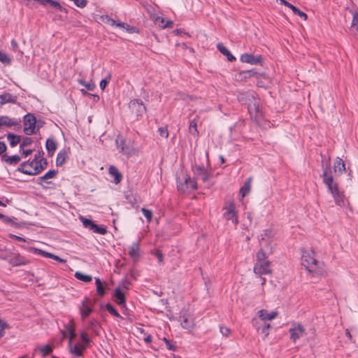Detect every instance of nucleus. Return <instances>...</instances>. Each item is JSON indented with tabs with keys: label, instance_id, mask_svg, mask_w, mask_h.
Wrapping results in <instances>:
<instances>
[{
	"label": "nucleus",
	"instance_id": "obj_48",
	"mask_svg": "<svg viewBox=\"0 0 358 358\" xmlns=\"http://www.w3.org/2000/svg\"><path fill=\"white\" fill-rule=\"evenodd\" d=\"M141 211H142L143 215L147 219V220L148 222H150L151 220L152 217V211L148 210V209H146L145 208H143L141 209Z\"/></svg>",
	"mask_w": 358,
	"mask_h": 358
},
{
	"label": "nucleus",
	"instance_id": "obj_34",
	"mask_svg": "<svg viewBox=\"0 0 358 358\" xmlns=\"http://www.w3.org/2000/svg\"><path fill=\"white\" fill-rule=\"evenodd\" d=\"M67 159V155L65 152H59L57 154L56 159V164L57 166H62L64 164Z\"/></svg>",
	"mask_w": 358,
	"mask_h": 358
},
{
	"label": "nucleus",
	"instance_id": "obj_11",
	"mask_svg": "<svg viewBox=\"0 0 358 358\" xmlns=\"http://www.w3.org/2000/svg\"><path fill=\"white\" fill-rule=\"evenodd\" d=\"M81 220L84 227L89 229L94 233L99 234L101 235H104L107 233V229L106 227H99L98 225L94 224L91 220L84 218L82 217Z\"/></svg>",
	"mask_w": 358,
	"mask_h": 358
},
{
	"label": "nucleus",
	"instance_id": "obj_6",
	"mask_svg": "<svg viewBox=\"0 0 358 358\" xmlns=\"http://www.w3.org/2000/svg\"><path fill=\"white\" fill-rule=\"evenodd\" d=\"M289 333L290 334V340L294 343L303 337L306 334V329L303 326L298 322H294L292 324L291 327L289 329Z\"/></svg>",
	"mask_w": 358,
	"mask_h": 358
},
{
	"label": "nucleus",
	"instance_id": "obj_54",
	"mask_svg": "<svg viewBox=\"0 0 358 358\" xmlns=\"http://www.w3.org/2000/svg\"><path fill=\"white\" fill-rule=\"evenodd\" d=\"M358 25V13H355L352 21V27Z\"/></svg>",
	"mask_w": 358,
	"mask_h": 358
},
{
	"label": "nucleus",
	"instance_id": "obj_33",
	"mask_svg": "<svg viewBox=\"0 0 358 358\" xmlns=\"http://www.w3.org/2000/svg\"><path fill=\"white\" fill-rule=\"evenodd\" d=\"M117 27L126 29L127 31L130 34L138 32L137 29L135 27L130 26L124 22H119V23L117 24Z\"/></svg>",
	"mask_w": 358,
	"mask_h": 358
},
{
	"label": "nucleus",
	"instance_id": "obj_59",
	"mask_svg": "<svg viewBox=\"0 0 358 358\" xmlns=\"http://www.w3.org/2000/svg\"><path fill=\"white\" fill-rule=\"evenodd\" d=\"M295 15H299L300 17L303 18L304 20H307V17H308L307 15H306L304 12H303V11H301V10H299L295 13Z\"/></svg>",
	"mask_w": 358,
	"mask_h": 358
},
{
	"label": "nucleus",
	"instance_id": "obj_30",
	"mask_svg": "<svg viewBox=\"0 0 358 358\" xmlns=\"http://www.w3.org/2000/svg\"><path fill=\"white\" fill-rule=\"evenodd\" d=\"M46 3H49L51 6L57 8L58 10L61 12L67 13V9L63 8L58 1L54 0H42V4L44 5Z\"/></svg>",
	"mask_w": 358,
	"mask_h": 358
},
{
	"label": "nucleus",
	"instance_id": "obj_40",
	"mask_svg": "<svg viewBox=\"0 0 358 358\" xmlns=\"http://www.w3.org/2000/svg\"><path fill=\"white\" fill-rule=\"evenodd\" d=\"M57 174V171L56 170H50L48 171L43 176L40 177L38 179L40 181H43L47 179L53 178Z\"/></svg>",
	"mask_w": 358,
	"mask_h": 358
},
{
	"label": "nucleus",
	"instance_id": "obj_51",
	"mask_svg": "<svg viewBox=\"0 0 358 358\" xmlns=\"http://www.w3.org/2000/svg\"><path fill=\"white\" fill-rule=\"evenodd\" d=\"M220 333L224 336H229V335L231 333V331L229 328L226 327H220Z\"/></svg>",
	"mask_w": 358,
	"mask_h": 358
},
{
	"label": "nucleus",
	"instance_id": "obj_14",
	"mask_svg": "<svg viewBox=\"0 0 358 358\" xmlns=\"http://www.w3.org/2000/svg\"><path fill=\"white\" fill-rule=\"evenodd\" d=\"M334 201L336 205L343 207L345 206L346 203V198L345 196L344 192L341 191L339 187H337L333 192H331Z\"/></svg>",
	"mask_w": 358,
	"mask_h": 358
},
{
	"label": "nucleus",
	"instance_id": "obj_13",
	"mask_svg": "<svg viewBox=\"0 0 358 358\" xmlns=\"http://www.w3.org/2000/svg\"><path fill=\"white\" fill-rule=\"evenodd\" d=\"M79 310L83 320L88 317L93 311L92 303L89 299L85 298L79 307Z\"/></svg>",
	"mask_w": 358,
	"mask_h": 358
},
{
	"label": "nucleus",
	"instance_id": "obj_58",
	"mask_svg": "<svg viewBox=\"0 0 358 358\" xmlns=\"http://www.w3.org/2000/svg\"><path fill=\"white\" fill-rule=\"evenodd\" d=\"M85 87L89 91H93L95 88V85L93 83H86V84H85Z\"/></svg>",
	"mask_w": 358,
	"mask_h": 358
},
{
	"label": "nucleus",
	"instance_id": "obj_37",
	"mask_svg": "<svg viewBox=\"0 0 358 358\" xmlns=\"http://www.w3.org/2000/svg\"><path fill=\"white\" fill-rule=\"evenodd\" d=\"M100 20L103 22V23H106V24H108L111 26H116L117 27V24H118L119 22H116L115 20H114L113 19H112L110 16H108V15H101L99 17Z\"/></svg>",
	"mask_w": 358,
	"mask_h": 358
},
{
	"label": "nucleus",
	"instance_id": "obj_22",
	"mask_svg": "<svg viewBox=\"0 0 358 358\" xmlns=\"http://www.w3.org/2000/svg\"><path fill=\"white\" fill-rule=\"evenodd\" d=\"M217 48L219 51L227 57L228 61L234 62L236 60L235 57L230 52V51L221 43L217 44Z\"/></svg>",
	"mask_w": 358,
	"mask_h": 358
},
{
	"label": "nucleus",
	"instance_id": "obj_5",
	"mask_svg": "<svg viewBox=\"0 0 358 358\" xmlns=\"http://www.w3.org/2000/svg\"><path fill=\"white\" fill-rule=\"evenodd\" d=\"M36 118L33 114L28 113L25 115L24 116V132L27 135H31L36 134Z\"/></svg>",
	"mask_w": 358,
	"mask_h": 358
},
{
	"label": "nucleus",
	"instance_id": "obj_20",
	"mask_svg": "<svg viewBox=\"0 0 358 358\" xmlns=\"http://www.w3.org/2000/svg\"><path fill=\"white\" fill-rule=\"evenodd\" d=\"M17 96L13 95L10 93H5L0 95V105H3L7 103H15L17 102Z\"/></svg>",
	"mask_w": 358,
	"mask_h": 358
},
{
	"label": "nucleus",
	"instance_id": "obj_27",
	"mask_svg": "<svg viewBox=\"0 0 358 358\" xmlns=\"http://www.w3.org/2000/svg\"><path fill=\"white\" fill-rule=\"evenodd\" d=\"M334 170L335 172L343 173L345 171V165L343 160L339 157L336 159V162L334 166Z\"/></svg>",
	"mask_w": 358,
	"mask_h": 358
},
{
	"label": "nucleus",
	"instance_id": "obj_62",
	"mask_svg": "<svg viewBox=\"0 0 358 358\" xmlns=\"http://www.w3.org/2000/svg\"><path fill=\"white\" fill-rule=\"evenodd\" d=\"M173 25V22L171 20H167L164 24H162V28H170Z\"/></svg>",
	"mask_w": 358,
	"mask_h": 358
},
{
	"label": "nucleus",
	"instance_id": "obj_35",
	"mask_svg": "<svg viewBox=\"0 0 358 358\" xmlns=\"http://www.w3.org/2000/svg\"><path fill=\"white\" fill-rule=\"evenodd\" d=\"M95 284H96V287L97 294L99 295H100L101 296H103L106 294V292H105L104 286H103L102 282L101 281V280L99 278H96Z\"/></svg>",
	"mask_w": 358,
	"mask_h": 358
},
{
	"label": "nucleus",
	"instance_id": "obj_26",
	"mask_svg": "<svg viewBox=\"0 0 358 358\" xmlns=\"http://www.w3.org/2000/svg\"><path fill=\"white\" fill-rule=\"evenodd\" d=\"M128 253L131 257H132L134 259L136 260L139 257L138 243H133L132 245L129 248Z\"/></svg>",
	"mask_w": 358,
	"mask_h": 358
},
{
	"label": "nucleus",
	"instance_id": "obj_44",
	"mask_svg": "<svg viewBox=\"0 0 358 358\" xmlns=\"http://www.w3.org/2000/svg\"><path fill=\"white\" fill-rule=\"evenodd\" d=\"M30 250L33 251L35 254L41 255H42V256H43L45 257L50 258V257H52L51 256V253L45 252V251H43V250H42L41 249H38V248H30Z\"/></svg>",
	"mask_w": 358,
	"mask_h": 358
},
{
	"label": "nucleus",
	"instance_id": "obj_28",
	"mask_svg": "<svg viewBox=\"0 0 358 358\" xmlns=\"http://www.w3.org/2000/svg\"><path fill=\"white\" fill-rule=\"evenodd\" d=\"M2 159L10 164H17L20 162L21 158L18 155L8 157L6 154H3L2 155Z\"/></svg>",
	"mask_w": 358,
	"mask_h": 358
},
{
	"label": "nucleus",
	"instance_id": "obj_24",
	"mask_svg": "<svg viewBox=\"0 0 358 358\" xmlns=\"http://www.w3.org/2000/svg\"><path fill=\"white\" fill-rule=\"evenodd\" d=\"M70 352L75 355L76 356L80 357L83 354V351L85 350V346L76 344L74 346L69 345Z\"/></svg>",
	"mask_w": 358,
	"mask_h": 358
},
{
	"label": "nucleus",
	"instance_id": "obj_45",
	"mask_svg": "<svg viewBox=\"0 0 358 358\" xmlns=\"http://www.w3.org/2000/svg\"><path fill=\"white\" fill-rule=\"evenodd\" d=\"M111 77V74L108 73L104 79L101 80L99 86L102 90H103L106 88L109 81L110 80Z\"/></svg>",
	"mask_w": 358,
	"mask_h": 358
},
{
	"label": "nucleus",
	"instance_id": "obj_52",
	"mask_svg": "<svg viewBox=\"0 0 358 358\" xmlns=\"http://www.w3.org/2000/svg\"><path fill=\"white\" fill-rule=\"evenodd\" d=\"M81 340L86 344H88L91 342L90 338L87 336V334L85 332H82L80 334Z\"/></svg>",
	"mask_w": 358,
	"mask_h": 358
},
{
	"label": "nucleus",
	"instance_id": "obj_43",
	"mask_svg": "<svg viewBox=\"0 0 358 358\" xmlns=\"http://www.w3.org/2000/svg\"><path fill=\"white\" fill-rule=\"evenodd\" d=\"M106 308L111 315H114L115 317H121V316L119 314V313L117 311V310L110 303H107L106 305Z\"/></svg>",
	"mask_w": 358,
	"mask_h": 358
},
{
	"label": "nucleus",
	"instance_id": "obj_1",
	"mask_svg": "<svg viewBox=\"0 0 358 358\" xmlns=\"http://www.w3.org/2000/svg\"><path fill=\"white\" fill-rule=\"evenodd\" d=\"M301 264L313 275H323L325 273L321 264L315 259L313 250H304L302 252Z\"/></svg>",
	"mask_w": 358,
	"mask_h": 358
},
{
	"label": "nucleus",
	"instance_id": "obj_38",
	"mask_svg": "<svg viewBox=\"0 0 358 358\" xmlns=\"http://www.w3.org/2000/svg\"><path fill=\"white\" fill-rule=\"evenodd\" d=\"M48 166V161L45 158H41L39 162H37L36 164V173L38 174L41 173L43 169H45Z\"/></svg>",
	"mask_w": 358,
	"mask_h": 358
},
{
	"label": "nucleus",
	"instance_id": "obj_32",
	"mask_svg": "<svg viewBox=\"0 0 358 358\" xmlns=\"http://www.w3.org/2000/svg\"><path fill=\"white\" fill-rule=\"evenodd\" d=\"M257 72H256L254 69L243 71L239 73V77L241 80H245L253 76H257Z\"/></svg>",
	"mask_w": 358,
	"mask_h": 358
},
{
	"label": "nucleus",
	"instance_id": "obj_17",
	"mask_svg": "<svg viewBox=\"0 0 358 358\" xmlns=\"http://www.w3.org/2000/svg\"><path fill=\"white\" fill-rule=\"evenodd\" d=\"M224 217L227 220H231L235 224H238V222L234 203H230L227 208V212L224 213Z\"/></svg>",
	"mask_w": 358,
	"mask_h": 358
},
{
	"label": "nucleus",
	"instance_id": "obj_25",
	"mask_svg": "<svg viewBox=\"0 0 358 358\" xmlns=\"http://www.w3.org/2000/svg\"><path fill=\"white\" fill-rule=\"evenodd\" d=\"M0 121L2 126L12 127L19 124V122L17 120L10 118L8 116H1Z\"/></svg>",
	"mask_w": 358,
	"mask_h": 358
},
{
	"label": "nucleus",
	"instance_id": "obj_2",
	"mask_svg": "<svg viewBox=\"0 0 358 358\" xmlns=\"http://www.w3.org/2000/svg\"><path fill=\"white\" fill-rule=\"evenodd\" d=\"M253 270L255 274L260 276L272 273L271 262L267 259L263 248H260L257 254V262L255 264Z\"/></svg>",
	"mask_w": 358,
	"mask_h": 358
},
{
	"label": "nucleus",
	"instance_id": "obj_29",
	"mask_svg": "<svg viewBox=\"0 0 358 358\" xmlns=\"http://www.w3.org/2000/svg\"><path fill=\"white\" fill-rule=\"evenodd\" d=\"M45 147L49 155H52L57 149V143L52 138H48Z\"/></svg>",
	"mask_w": 358,
	"mask_h": 358
},
{
	"label": "nucleus",
	"instance_id": "obj_56",
	"mask_svg": "<svg viewBox=\"0 0 358 358\" xmlns=\"http://www.w3.org/2000/svg\"><path fill=\"white\" fill-rule=\"evenodd\" d=\"M6 326V324L5 322H3L1 321V320H0V337L3 336V335L5 334L4 329H5Z\"/></svg>",
	"mask_w": 358,
	"mask_h": 358
},
{
	"label": "nucleus",
	"instance_id": "obj_31",
	"mask_svg": "<svg viewBox=\"0 0 358 358\" xmlns=\"http://www.w3.org/2000/svg\"><path fill=\"white\" fill-rule=\"evenodd\" d=\"M7 138L11 147L16 146L20 142V136L12 133H8Z\"/></svg>",
	"mask_w": 358,
	"mask_h": 358
},
{
	"label": "nucleus",
	"instance_id": "obj_61",
	"mask_svg": "<svg viewBox=\"0 0 358 358\" xmlns=\"http://www.w3.org/2000/svg\"><path fill=\"white\" fill-rule=\"evenodd\" d=\"M9 236L10 238H14V239H15L17 241H22V242H25L26 241V240L24 238H22L21 236H18L14 235V234H9Z\"/></svg>",
	"mask_w": 358,
	"mask_h": 358
},
{
	"label": "nucleus",
	"instance_id": "obj_23",
	"mask_svg": "<svg viewBox=\"0 0 358 358\" xmlns=\"http://www.w3.org/2000/svg\"><path fill=\"white\" fill-rule=\"evenodd\" d=\"M252 181V177H249L244 182V185L240 189V194L242 198L245 196L250 192Z\"/></svg>",
	"mask_w": 358,
	"mask_h": 358
},
{
	"label": "nucleus",
	"instance_id": "obj_55",
	"mask_svg": "<svg viewBox=\"0 0 358 358\" xmlns=\"http://www.w3.org/2000/svg\"><path fill=\"white\" fill-rule=\"evenodd\" d=\"M51 256L52 257H50V258L53 259H55V260H56V261H57V262H59L60 263H66V259H62L59 256H57V255H54L52 253H51Z\"/></svg>",
	"mask_w": 358,
	"mask_h": 358
},
{
	"label": "nucleus",
	"instance_id": "obj_8",
	"mask_svg": "<svg viewBox=\"0 0 358 358\" xmlns=\"http://www.w3.org/2000/svg\"><path fill=\"white\" fill-rule=\"evenodd\" d=\"M129 108L131 114L136 117L142 115L146 110L145 106H144L143 101L138 99L131 100L129 102Z\"/></svg>",
	"mask_w": 358,
	"mask_h": 358
},
{
	"label": "nucleus",
	"instance_id": "obj_3",
	"mask_svg": "<svg viewBox=\"0 0 358 358\" xmlns=\"http://www.w3.org/2000/svg\"><path fill=\"white\" fill-rule=\"evenodd\" d=\"M330 166V159L329 158L328 161L326 163V166L324 167V161H322V175L321 176L322 178L323 182L327 187L329 192L331 193L337 187H338V184L337 182L334 180V178L331 173H329L328 169Z\"/></svg>",
	"mask_w": 358,
	"mask_h": 358
},
{
	"label": "nucleus",
	"instance_id": "obj_42",
	"mask_svg": "<svg viewBox=\"0 0 358 358\" xmlns=\"http://www.w3.org/2000/svg\"><path fill=\"white\" fill-rule=\"evenodd\" d=\"M38 349L42 353L43 357H45V356L50 355L52 351V347L49 345H46L45 346L40 347Z\"/></svg>",
	"mask_w": 358,
	"mask_h": 358
},
{
	"label": "nucleus",
	"instance_id": "obj_64",
	"mask_svg": "<svg viewBox=\"0 0 358 358\" xmlns=\"http://www.w3.org/2000/svg\"><path fill=\"white\" fill-rule=\"evenodd\" d=\"M287 8H290L294 14H295L299 9L297 8L296 6H293L292 3H289V6H287Z\"/></svg>",
	"mask_w": 358,
	"mask_h": 358
},
{
	"label": "nucleus",
	"instance_id": "obj_36",
	"mask_svg": "<svg viewBox=\"0 0 358 358\" xmlns=\"http://www.w3.org/2000/svg\"><path fill=\"white\" fill-rule=\"evenodd\" d=\"M75 277L83 282H89L92 281V277L90 275L83 274L80 272H76Z\"/></svg>",
	"mask_w": 358,
	"mask_h": 358
},
{
	"label": "nucleus",
	"instance_id": "obj_57",
	"mask_svg": "<svg viewBox=\"0 0 358 358\" xmlns=\"http://www.w3.org/2000/svg\"><path fill=\"white\" fill-rule=\"evenodd\" d=\"M165 343H166V348L170 350H176V347L171 344V343L169 342V340H167L166 338H164Z\"/></svg>",
	"mask_w": 358,
	"mask_h": 358
},
{
	"label": "nucleus",
	"instance_id": "obj_4",
	"mask_svg": "<svg viewBox=\"0 0 358 358\" xmlns=\"http://www.w3.org/2000/svg\"><path fill=\"white\" fill-rule=\"evenodd\" d=\"M115 141L117 148L119 149L120 152L127 157L134 155L137 153V150L134 148L131 142L127 144L125 139L122 136H117Z\"/></svg>",
	"mask_w": 358,
	"mask_h": 358
},
{
	"label": "nucleus",
	"instance_id": "obj_63",
	"mask_svg": "<svg viewBox=\"0 0 358 358\" xmlns=\"http://www.w3.org/2000/svg\"><path fill=\"white\" fill-rule=\"evenodd\" d=\"M20 151H22V154L25 157H27L28 155H31L33 152L32 150H24L23 148H22V149H20Z\"/></svg>",
	"mask_w": 358,
	"mask_h": 358
},
{
	"label": "nucleus",
	"instance_id": "obj_41",
	"mask_svg": "<svg viewBox=\"0 0 358 358\" xmlns=\"http://www.w3.org/2000/svg\"><path fill=\"white\" fill-rule=\"evenodd\" d=\"M67 331L69 334V345L72 344L73 340L76 338V334L75 332V329L73 326L70 325L67 327Z\"/></svg>",
	"mask_w": 358,
	"mask_h": 358
},
{
	"label": "nucleus",
	"instance_id": "obj_15",
	"mask_svg": "<svg viewBox=\"0 0 358 358\" xmlns=\"http://www.w3.org/2000/svg\"><path fill=\"white\" fill-rule=\"evenodd\" d=\"M3 259L8 260L9 264L13 266H17L21 265L27 264V262L25 259L20 254H13L12 255L7 257H1Z\"/></svg>",
	"mask_w": 358,
	"mask_h": 358
},
{
	"label": "nucleus",
	"instance_id": "obj_53",
	"mask_svg": "<svg viewBox=\"0 0 358 358\" xmlns=\"http://www.w3.org/2000/svg\"><path fill=\"white\" fill-rule=\"evenodd\" d=\"M43 155H44L43 151L38 152V153H36L35 155L34 158L33 160L35 161L36 162H39L41 158H43Z\"/></svg>",
	"mask_w": 358,
	"mask_h": 358
},
{
	"label": "nucleus",
	"instance_id": "obj_47",
	"mask_svg": "<svg viewBox=\"0 0 358 358\" xmlns=\"http://www.w3.org/2000/svg\"><path fill=\"white\" fill-rule=\"evenodd\" d=\"M32 142H33V140H32L31 138H30V137H25L22 140V143H20V149H22V148L31 145L32 143Z\"/></svg>",
	"mask_w": 358,
	"mask_h": 358
},
{
	"label": "nucleus",
	"instance_id": "obj_7",
	"mask_svg": "<svg viewBox=\"0 0 358 358\" xmlns=\"http://www.w3.org/2000/svg\"><path fill=\"white\" fill-rule=\"evenodd\" d=\"M179 321L182 327L186 329H190L194 326L193 315L186 309H182L180 313Z\"/></svg>",
	"mask_w": 358,
	"mask_h": 358
},
{
	"label": "nucleus",
	"instance_id": "obj_9",
	"mask_svg": "<svg viewBox=\"0 0 358 358\" xmlns=\"http://www.w3.org/2000/svg\"><path fill=\"white\" fill-rule=\"evenodd\" d=\"M36 164L37 162L34 160L30 162L29 161L24 162L20 164V167L17 169V171L29 176L37 175V170H36Z\"/></svg>",
	"mask_w": 358,
	"mask_h": 358
},
{
	"label": "nucleus",
	"instance_id": "obj_49",
	"mask_svg": "<svg viewBox=\"0 0 358 358\" xmlns=\"http://www.w3.org/2000/svg\"><path fill=\"white\" fill-rule=\"evenodd\" d=\"M0 62L3 64H10L11 60L5 53L0 51Z\"/></svg>",
	"mask_w": 358,
	"mask_h": 358
},
{
	"label": "nucleus",
	"instance_id": "obj_18",
	"mask_svg": "<svg viewBox=\"0 0 358 358\" xmlns=\"http://www.w3.org/2000/svg\"><path fill=\"white\" fill-rule=\"evenodd\" d=\"M115 301L117 305L121 307L126 306V298L124 293L120 289V287H117L114 292Z\"/></svg>",
	"mask_w": 358,
	"mask_h": 358
},
{
	"label": "nucleus",
	"instance_id": "obj_21",
	"mask_svg": "<svg viewBox=\"0 0 358 358\" xmlns=\"http://www.w3.org/2000/svg\"><path fill=\"white\" fill-rule=\"evenodd\" d=\"M108 173L111 176L114 177V182L118 184L122 179V175L120 173L117 168L115 166H110Z\"/></svg>",
	"mask_w": 358,
	"mask_h": 358
},
{
	"label": "nucleus",
	"instance_id": "obj_12",
	"mask_svg": "<svg viewBox=\"0 0 358 358\" xmlns=\"http://www.w3.org/2000/svg\"><path fill=\"white\" fill-rule=\"evenodd\" d=\"M192 171L194 173V178L195 180L201 179L204 182L208 181L210 178V173L203 166L195 165L192 167Z\"/></svg>",
	"mask_w": 358,
	"mask_h": 358
},
{
	"label": "nucleus",
	"instance_id": "obj_39",
	"mask_svg": "<svg viewBox=\"0 0 358 358\" xmlns=\"http://www.w3.org/2000/svg\"><path fill=\"white\" fill-rule=\"evenodd\" d=\"M189 131L194 136H196L199 134L197 130V123L195 120L190 121L189 126Z\"/></svg>",
	"mask_w": 358,
	"mask_h": 358
},
{
	"label": "nucleus",
	"instance_id": "obj_60",
	"mask_svg": "<svg viewBox=\"0 0 358 358\" xmlns=\"http://www.w3.org/2000/svg\"><path fill=\"white\" fill-rule=\"evenodd\" d=\"M6 150V145L4 142L0 141V155L5 153Z\"/></svg>",
	"mask_w": 358,
	"mask_h": 358
},
{
	"label": "nucleus",
	"instance_id": "obj_46",
	"mask_svg": "<svg viewBox=\"0 0 358 358\" xmlns=\"http://www.w3.org/2000/svg\"><path fill=\"white\" fill-rule=\"evenodd\" d=\"M271 325L268 323H264V326L261 329V333L264 335L263 338L265 339L269 334V329Z\"/></svg>",
	"mask_w": 358,
	"mask_h": 358
},
{
	"label": "nucleus",
	"instance_id": "obj_19",
	"mask_svg": "<svg viewBox=\"0 0 358 358\" xmlns=\"http://www.w3.org/2000/svg\"><path fill=\"white\" fill-rule=\"evenodd\" d=\"M257 314L262 320L265 321V320H271L275 318L276 316L278 315V312L272 311L271 313H268L266 310L262 309L258 311Z\"/></svg>",
	"mask_w": 358,
	"mask_h": 358
},
{
	"label": "nucleus",
	"instance_id": "obj_50",
	"mask_svg": "<svg viewBox=\"0 0 358 358\" xmlns=\"http://www.w3.org/2000/svg\"><path fill=\"white\" fill-rule=\"evenodd\" d=\"M158 131L162 137L167 138L169 136V131L166 127H159Z\"/></svg>",
	"mask_w": 358,
	"mask_h": 358
},
{
	"label": "nucleus",
	"instance_id": "obj_10",
	"mask_svg": "<svg viewBox=\"0 0 358 358\" xmlns=\"http://www.w3.org/2000/svg\"><path fill=\"white\" fill-rule=\"evenodd\" d=\"M178 191L185 192L186 191L195 190L197 189V184L194 178L187 176L184 182H178L177 185Z\"/></svg>",
	"mask_w": 358,
	"mask_h": 358
},
{
	"label": "nucleus",
	"instance_id": "obj_16",
	"mask_svg": "<svg viewBox=\"0 0 358 358\" xmlns=\"http://www.w3.org/2000/svg\"><path fill=\"white\" fill-rule=\"evenodd\" d=\"M240 60L244 63L257 64L262 62V57L261 55H254L252 54L245 53L241 56Z\"/></svg>",
	"mask_w": 358,
	"mask_h": 358
}]
</instances>
